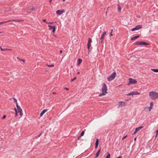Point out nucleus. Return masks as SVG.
I'll list each match as a JSON object with an SVG mask.
<instances>
[{"label":"nucleus","mask_w":158,"mask_h":158,"mask_svg":"<svg viewBox=\"0 0 158 158\" xmlns=\"http://www.w3.org/2000/svg\"><path fill=\"white\" fill-rule=\"evenodd\" d=\"M127 137V136L126 135V136H124V137H123V138H122V140H123V139H125Z\"/></svg>","instance_id":"obj_37"},{"label":"nucleus","mask_w":158,"mask_h":158,"mask_svg":"<svg viewBox=\"0 0 158 158\" xmlns=\"http://www.w3.org/2000/svg\"><path fill=\"white\" fill-rule=\"evenodd\" d=\"M101 148H100L97 152V153L96 154V157H95L96 158H97L99 156V154H100V152L101 150Z\"/></svg>","instance_id":"obj_19"},{"label":"nucleus","mask_w":158,"mask_h":158,"mask_svg":"<svg viewBox=\"0 0 158 158\" xmlns=\"http://www.w3.org/2000/svg\"><path fill=\"white\" fill-rule=\"evenodd\" d=\"M92 42L91 39L90 38H89V40L87 44V48L89 51V48L91 46V43Z\"/></svg>","instance_id":"obj_10"},{"label":"nucleus","mask_w":158,"mask_h":158,"mask_svg":"<svg viewBox=\"0 0 158 158\" xmlns=\"http://www.w3.org/2000/svg\"><path fill=\"white\" fill-rule=\"evenodd\" d=\"M153 102H151L150 103V106L149 107H145L144 109L146 110L148 109L149 111H151V109H152L153 107Z\"/></svg>","instance_id":"obj_9"},{"label":"nucleus","mask_w":158,"mask_h":158,"mask_svg":"<svg viewBox=\"0 0 158 158\" xmlns=\"http://www.w3.org/2000/svg\"><path fill=\"white\" fill-rule=\"evenodd\" d=\"M60 53L61 54L62 53V50H60Z\"/></svg>","instance_id":"obj_48"},{"label":"nucleus","mask_w":158,"mask_h":158,"mask_svg":"<svg viewBox=\"0 0 158 158\" xmlns=\"http://www.w3.org/2000/svg\"><path fill=\"white\" fill-rule=\"evenodd\" d=\"M12 99L14 101V102L16 103V106L17 105H18V103L17 102V99L15 98H12Z\"/></svg>","instance_id":"obj_23"},{"label":"nucleus","mask_w":158,"mask_h":158,"mask_svg":"<svg viewBox=\"0 0 158 158\" xmlns=\"http://www.w3.org/2000/svg\"><path fill=\"white\" fill-rule=\"evenodd\" d=\"M43 21L44 22H45L46 23V22H46V20H45V19H44L43 20Z\"/></svg>","instance_id":"obj_43"},{"label":"nucleus","mask_w":158,"mask_h":158,"mask_svg":"<svg viewBox=\"0 0 158 158\" xmlns=\"http://www.w3.org/2000/svg\"><path fill=\"white\" fill-rule=\"evenodd\" d=\"M6 51H11L12 49L9 48H6Z\"/></svg>","instance_id":"obj_38"},{"label":"nucleus","mask_w":158,"mask_h":158,"mask_svg":"<svg viewBox=\"0 0 158 158\" xmlns=\"http://www.w3.org/2000/svg\"><path fill=\"white\" fill-rule=\"evenodd\" d=\"M0 48L1 49V50L2 51H6V48H2L0 46Z\"/></svg>","instance_id":"obj_31"},{"label":"nucleus","mask_w":158,"mask_h":158,"mask_svg":"<svg viewBox=\"0 0 158 158\" xmlns=\"http://www.w3.org/2000/svg\"><path fill=\"white\" fill-rule=\"evenodd\" d=\"M64 2H65V0H62Z\"/></svg>","instance_id":"obj_54"},{"label":"nucleus","mask_w":158,"mask_h":158,"mask_svg":"<svg viewBox=\"0 0 158 158\" xmlns=\"http://www.w3.org/2000/svg\"><path fill=\"white\" fill-rule=\"evenodd\" d=\"M129 82H130L131 84H137V81L135 79H134L132 78H130L128 79Z\"/></svg>","instance_id":"obj_6"},{"label":"nucleus","mask_w":158,"mask_h":158,"mask_svg":"<svg viewBox=\"0 0 158 158\" xmlns=\"http://www.w3.org/2000/svg\"><path fill=\"white\" fill-rule=\"evenodd\" d=\"M118 11L120 12L121 10V8L120 6L118 4Z\"/></svg>","instance_id":"obj_22"},{"label":"nucleus","mask_w":158,"mask_h":158,"mask_svg":"<svg viewBox=\"0 0 158 158\" xmlns=\"http://www.w3.org/2000/svg\"><path fill=\"white\" fill-rule=\"evenodd\" d=\"M139 35H136L135 36H134L131 38V40H134L136 39L139 38Z\"/></svg>","instance_id":"obj_18"},{"label":"nucleus","mask_w":158,"mask_h":158,"mask_svg":"<svg viewBox=\"0 0 158 158\" xmlns=\"http://www.w3.org/2000/svg\"><path fill=\"white\" fill-rule=\"evenodd\" d=\"M117 158H122V156H120L118 157Z\"/></svg>","instance_id":"obj_46"},{"label":"nucleus","mask_w":158,"mask_h":158,"mask_svg":"<svg viewBox=\"0 0 158 158\" xmlns=\"http://www.w3.org/2000/svg\"><path fill=\"white\" fill-rule=\"evenodd\" d=\"M136 137H135V139H134V140H135V141H136Z\"/></svg>","instance_id":"obj_50"},{"label":"nucleus","mask_w":158,"mask_h":158,"mask_svg":"<svg viewBox=\"0 0 158 158\" xmlns=\"http://www.w3.org/2000/svg\"><path fill=\"white\" fill-rule=\"evenodd\" d=\"M110 36H111L113 35V34H112V33H111L110 34Z\"/></svg>","instance_id":"obj_42"},{"label":"nucleus","mask_w":158,"mask_h":158,"mask_svg":"<svg viewBox=\"0 0 158 158\" xmlns=\"http://www.w3.org/2000/svg\"><path fill=\"white\" fill-rule=\"evenodd\" d=\"M81 136H79L78 137V139H80V138L81 137Z\"/></svg>","instance_id":"obj_47"},{"label":"nucleus","mask_w":158,"mask_h":158,"mask_svg":"<svg viewBox=\"0 0 158 158\" xmlns=\"http://www.w3.org/2000/svg\"><path fill=\"white\" fill-rule=\"evenodd\" d=\"M52 0H49V2L50 3V4H51V2H52Z\"/></svg>","instance_id":"obj_45"},{"label":"nucleus","mask_w":158,"mask_h":158,"mask_svg":"<svg viewBox=\"0 0 158 158\" xmlns=\"http://www.w3.org/2000/svg\"><path fill=\"white\" fill-rule=\"evenodd\" d=\"M47 111V110L44 109L43 110L42 112L40 114V117H41Z\"/></svg>","instance_id":"obj_17"},{"label":"nucleus","mask_w":158,"mask_h":158,"mask_svg":"<svg viewBox=\"0 0 158 158\" xmlns=\"http://www.w3.org/2000/svg\"><path fill=\"white\" fill-rule=\"evenodd\" d=\"M143 128V126H141L138 127L136 128L135 129V131L132 134V135H134L137 132L139 131L141 129H142Z\"/></svg>","instance_id":"obj_13"},{"label":"nucleus","mask_w":158,"mask_h":158,"mask_svg":"<svg viewBox=\"0 0 158 158\" xmlns=\"http://www.w3.org/2000/svg\"><path fill=\"white\" fill-rule=\"evenodd\" d=\"M30 9L31 10H35V8L34 7H32L31 8V9Z\"/></svg>","instance_id":"obj_34"},{"label":"nucleus","mask_w":158,"mask_h":158,"mask_svg":"<svg viewBox=\"0 0 158 158\" xmlns=\"http://www.w3.org/2000/svg\"><path fill=\"white\" fill-rule=\"evenodd\" d=\"M140 94V93L138 92H132L130 93H128L127 94V96L130 95H139Z\"/></svg>","instance_id":"obj_7"},{"label":"nucleus","mask_w":158,"mask_h":158,"mask_svg":"<svg viewBox=\"0 0 158 158\" xmlns=\"http://www.w3.org/2000/svg\"><path fill=\"white\" fill-rule=\"evenodd\" d=\"M107 87L106 84L105 83L102 84V92H105L106 93H107Z\"/></svg>","instance_id":"obj_5"},{"label":"nucleus","mask_w":158,"mask_h":158,"mask_svg":"<svg viewBox=\"0 0 158 158\" xmlns=\"http://www.w3.org/2000/svg\"><path fill=\"white\" fill-rule=\"evenodd\" d=\"M48 27H49V30H51V29H53L54 28V27H55V26H51V25H49L48 26Z\"/></svg>","instance_id":"obj_24"},{"label":"nucleus","mask_w":158,"mask_h":158,"mask_svg":"<svg viewBox=\"0 0 158 158\" xmlns=\"http://www.w3.org/2000/svg\"><path fill=\"white\" fill-rule=\"evenodd\" d=\"M116 75V73L115 72H113L107 77V80L109 81H112L114 79Z\"/></svg>","instance_id":"obj_2"},{"label":"nucleus","mask_w":158,"mask_h":158,"mask_svg":"<svg viewBox=\"0 0 158 158\" xmlns=\"http://www.w3.org/2000/svg\"><path fill=\"white\" fill-rule=\"evenodd\" d=\"M55 28H56V27H54V28L53 29V31H52V32H53L54 33V32H55Z\"/></svg>","instance_id":"obj_35"},{"label":"nucleus","mask_w":158,"mask_h":158,"mask_svg":"<svg viewBox=\"0 0 158 158\" xmlns=\"http://www.w3.org/2000/svg\"><path fill=\"white\" fill-rule=\"evenodd\" d=\"M113 29H112L111 30V33H112V31H113Z\"/></svg>","instance_id":"obj_53"},{"label":"nucleus","mask_w":158,"mask_h":158,"mask_svg":"<svg viewBox=\"0 0 158 158\" xmlns=\"http://www.w3.org/2000/svg\"><path fill=\"white\" fill-rule=\"evenodd\" d=\"M17 59L18 60H20V61H23V62H25V60L24 59H20L19 57H17Z\"/></svg>","instance_id":"obj_27"},{"label":"nucleus","mask_w":158,"mask_h":158,"mask_svg":"<svg viewBox=\"0 0 158 158\" xmlns=\"http://www.w3.org/2000/svg\"><path fill=\"white\" fill-rule=\"evenodd\" d=\"M131 84V83H130V82H129V83L127 84V85L129 86Z\"/></svg>","instance_id":"obj_41"},{"label":"nucleus","mask_w":158,"mask_h":158,"mask_svg":"<svg viewBox=\"0 0 158 158\" xmlns=\"http://www.w3.org/2000/svg\"><path fill=\"white\" fill-rule=\"evenodd\" d=\"M76 77H75L73 79L71 80V81L72 82V81H73L74 80H76Z\"/></svg>","instance_id":"obj_33"},{"label":"nucleus","mask_w":158,"mask_h":158,"mask_svg":"<svg viewBox=\"0 0 158 158\" xmlns=\"http://www.w3.org/2000/svg\"><path fill=\"white\" fill-rule=\"evenodd\" d=\"M15 112H17V109H16L15 108Z\"/></svg>","instance_id":"obj_49"},{"label":"nucleus","mask_w":158,"mask_h":158,"mask_svg":"<svg viewBox=\"0 0 158 158\" xmlns=\"http://www.w3.org/2000/svg\"><path fill=\"white\" fill-rule=\"evenodd\" d=\"M6 116L5 115H3V117L2 118V119H4L6 118Z\"/></svg>","instance_id":"obj_36"},{"label":"nucleus","mask_w":158,"mask_h":158,"mask_svg":"<svg viewBox=\"0 0 158 158\" xmlns=\"http://www.w3.org/2000/svg\"><path fill=\"white\" fill-rule=\"evenodd\" d=\"M16 107L18 110V112L20 113L21 116H22L23 115L22 109L18 105H16Z\"/></svg>","instance_id":"obj_8"},{"label":"nucleus","mask_w":158,"mask_h":158,"mask_svg":"<svg viewBox=\"0 0 158 158\" xmlns=\"http://www.w3.org/2000/svg\"><path fill=\"white\" fill-rule=\"evenodd\" d=\"M99 144V140L98 139H97L95 143V148H97Z\"/></svg>","instance_id":"obj_16"},{"label":"nucleus","mask_w":158,"mask_h":158,"mask_svg":"<svg viewBox=\"0 0 158 158\" xmlns=\"http://www.w3.org/2000/svg\"><path fill=\"white\" fill-rule=\"evenodd\" d=\"M106 93H106L105 92H102V93H101L99 94V96L101 97V96H104V95H106Z\"/></svg>","instance_id":"obj_20"},{"label":"nucleus","mask_w":158,"mask_h":158,"mask_svg":"<svg viewBox=\"0 0 158 158\" xmlns=\"http://www.w3.org/2000/svg\"><path fill=\"white\" fill-rule=\"evenodd\" d=\"M0 33H1V32H0Z\"/></svg>","instance_id":"obj_55"},{"label":"nucleus","mask_w":158,"mask_h":158,"mask_svg":"<svg viewBox=\"0 0 158 158\" xmlns=\"http://www.w3.org/2000/svg\"><path fill=\"white\" fill-rule=\"evenodd\" d=\"M127 103L123 101H121L118 102V107H120L121 106H125L127 105Z\"/></svg>","instance_id":"obj_11"},{"label":"nucleus","mask_w":158,"mask_h":158,"mask_svg":"<svg viewBox=\"0 0 158 158\" xmlns=\"http://www.w3.org/2000/svg\"><path fill=\"white\" fill-rule=\"evenodd\" d=\"M56 23V22H49V23L46 22V23L47 24H52L53 23Z\"/></svg>","instance_id":"obj_29"},{"label":"nucleus","mask_w":158,"mask_h":158,"mask_svg":"<svg viewBox=\"0 0 158 158\" xmlns=\"http://www.w3.org/2000/svg\"><path fill=\"white\" fill-rule=\"evenodd\" d=\"M82 62V60L81 59H78L77 60L78 64H79Z\"/></svg>","instance_id":"obj_21"},{"label":"nucleus","mask_w":158,"mask_h":158,"mask_svg":"<svg viewBox=\"0 0 158 158\" xmlns=\"http://www.w3.org/2000/svg\"><path fill=\"white\" fill-rule=\"evenodd\" d=\"M11 21L20 22L21 21H23V20H17V19H13L12 20H8L6 21H4V22H0V25H2V24H3L4 23H7L8 22H11Z\"/></svg>","instance_id":"obj_4"},{"label":"nucleus","mask_w":158,"mask_h":158,"mask_svg":"<svg viewBox=\"0 0 158 158\" xmlns=\"http://www.w3.org/2000/svg\"><path fill=\"white\" fill-rule=\"evenodd\" d=\"M56 93H55V92H53V94H56Z\"/></svg>","instance_id":"obj_51"},{"label":"nucleus","mask_w":158,"mask_h":158,"mask_svg":"<svg viewBox=\"0 0 158 158\" xmlns=\"http://www.w3.org/2000/svg\"><path fill=\"white\" fill-rule=\"evenodd\" d=\"M156 135L155 136V137H156L157 136V135H158V129L156 131Z\"/></svg>","instance_id":"obj_32"},{"label":"nucleus","mask_w":158,"mask_h":158,"mask_svg":"<svg viewBox=\"0 0 158 158\" xmlns=\"http://www.w3.org/2000/svg\"><path fill=\"white\" fill-rule=\"evenodd\" d=\"M107 155L105 158H110V154L109 152H107Z\"/></svg>","instance_id":"obj_26"},{"label":"nucleus","mask_w":158,"mask_h":158,"mask_svg":"<svg viewBox=\"0 0 158 158\" xmlns=\"http://www.w3.org/2000/svg\"><path fill=\"white\" fill-rule=\"evenodd\" d=\"M149 96L152 100H156L158 98V93L155 91H151L149 93Z\"/></svg>","instance_id":"obj_1"},{"label":"nucleus","mask_w":158,"mask_h":158,"mask_svg":"<svg viewBox=\"0 0 158 158\" xmlns=\"http://www.w3.org/2000/svg\"><path fill=\"white\" fill-rule=\"evenodd\" d=\"M47 65L49 67H54V65L53 64L51 65L47 64Z\"/></svg>","instance_id":"obj_28"},{"label":"nucleus","mask_w":158,"mask_h":158,"mask_svg":"<svg viewBox=\"0 0 158 158\" xmlns=\"http://www.w3.org/2000/svg\"><path fill=\"white\" fill-rule=\"evenodd\" d=\"M64 89H66L67 90H69V88H64Z\"/></svg>","instance_id":"obj_39"},{"label":"nucleus","mask_w":158,"mask_h":158,"mask_svg":"<svg viewBox=\"0 0 158 158\" xmlns=\"http://www.w3.org/2000/svg\"><path fill=\"white\" fill-rule=\"evenodd\" d=\"M80 74V72H78L77 73V74Z\"/></svg>","instance_id":"obj_52"},{"label":"nucleus","mask_w":158,"mask_h":158,"mask_svg":"<svg viewBox=\"0 0 158 158\" xmlns=\"http://www.w3.org/2000/svg\"><path fill=\"white\" fill-rule=\"evenodd\" d=\"M84 133H85L84 131H83L81 133V135H80L81 136H83V135H84Z\"/></svg>","instance_id":"obj_30"},{"label":"nucleus","mask_w":158,"mask_h":158,"mask_svg":"<svg viewBox=\"0 0 158 158\" xmlns=\"http://www.w3.org/2000/svg\"><path fill=\"white\" fill-rule=\"evenodd\" d=\"M106 31H104L103 34H102L101 38H100V40L101 43H102V41H103V40L104 39V38L105 37V36L106 34Z\"/></svg>","instance_id":"obj_15"},{"label":"nucleus","mask_w":158,"mask_h":158,"mask_svg":"<svg viewBox=\"0 0 158 158\" xmlns=\"http://www.w3.org/2000/svg\"><path fill=\"white\" fill-rule=\"evenodd\" d=\"M151 70L155 72H158V69H152Z\"/></svg>","instance_id":"obj_25"},{"label":"nucleus","mask_w":158,"mask_h":158,"mask_svg":"<svg viewBox=\"0 0 158 158\" xmlns=\"http://www.w3.org/2000/svg\"><path fill=\"white\" fill-rule=\"evenodd\" d=\"M42 134V133H40L39 135H38V137H39L41 136V135Z\"/></svg>","instance_id":"obj_40"},{"label":"nucleus","mask_w":158,"mask_h":158,"mask_svg":"<svg viewBox=\"0 0 158 158\" xmlns=\"http://www.w3.org/2000/svg\"><path fill=\"white\" fill-rule=\"evenodd\" d=\"M17 112H16L15 113V117H16L17 116Z\"/></svg>","instance_id":"obj_44"},{"label":"nucleus","mask_w":158,"mask_h":158,"mask_svg":"<svg viewBox=\"0 0 158 158\" xmlns=\"http://www.w3.org/2000/svg\"><path fill=\"white\" fill-rule=\"evenodd\" d=\"M65 10H58L56 11V14L58 15H60L63 14Z\"/></svg>","instance_id":"obj_14"},{"label":"nucleus","mask_w":158,"mask_h":158,"mask_svg":"<svg viewBox=\"0 0 158 158\" xmlns=\"http://www.w3.org/2000/svg\"><path fill=\"white\" fill-rule=\"evenodd\" d=\"M142 28V26L140 25H137L134 28L131 29L132 31H135L137 30H138L139 29H141Z\"/></svg>","instance_id":"obj_12"},{"label":"nucleus","mask_w":158,"mask_h":158,"mask_svg":"<svg viewBox=\"0 0 158 158\" xmlns=\"http://www.w3.org/2000/svg\"><path fill=\"white\" fill-rule=\"evenodd\" d=\"M134 44L135 45H144L146 46L149 44L148 43L143 41H137Z\"/></svg>","instance_id":"obj_3"}]
</instances>
